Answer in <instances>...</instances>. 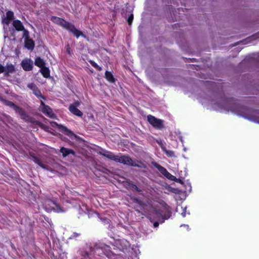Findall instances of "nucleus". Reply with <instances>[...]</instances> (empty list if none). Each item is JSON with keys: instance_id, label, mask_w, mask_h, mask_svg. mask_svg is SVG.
<instances>
[{"instance_id": "obj_26", "label": "nucleus", "mask_w": 259, "mask_h": 259, "mask_svg": "<svg viewBox=\"0 0 259 259\" xmlns=\"http://www.w3.org/2000/svg\"><path fill=\"white\" fill-rule=\"evenodd\" d=\"M128 186L132 189L133 191H136L138 192H141L142 191L141 189L139 188L136 185L132 183H129Z\"/></svg>"}, {"instance_id": "obj_18", "label": "nucleus", "mask_w": 259, "mask_h": 259, "mask_svg": "<svg viewBox=\"0 0 259 259\" xmlns=\"http://www.w3.org/2000/svg\"><path fill=\"white\" fill-rule=\"evenodd\" d=\"M102 250V245H101L94 248L92 250V252H93V254L102 256L103 255Z\"/></svg>"}, {"instance_id": "obj_41", "label": "nucleus", "mask_w": 259, "mask_h": 259, "mask_svg": "<svg viewBox=\"0 0 259 259\" xmlns=\"http://www.w3.org/2000/svg\"><path fill=\"white\" fill-rule=\"evenodd\" d=\"M40 105H41V107H42V108H45V106H47L45 104V103L42 101H40Z\"/></svg>"}, {"instance_id": "obj_16", "label": "nucleus", "mask_w": 259, "mask_h": 259, "mask_svg": "<svg viewBox=\"0 0 259 259\" xmlns=\"http://www.w3.org/2000/svg\"><path fill=\"white\" fill-rule=\"evenodd\" d=\"M102 247L103 255H105L108 257H110L112 255V253L109 249V246L106 245H102Z\"/></svg>"}, {"instance_id": "obj_30", "label": "nucleus", "mask_w": 259, "mask_h": 259, "mask_svg": "<svg viewBox=\"0 0 259 259\" xmlns=\"http://www.w3.org/2000/svg\"><path fill=\"white\" fill-rule=\"evenodd\" d=\"M168 190L172 192V193H175V194H179V192H180V191L179 189H177V188H172V187H168Z\"/></svg>"}, {"instance_id": "obj_35", "label": "nucleus", "mask_w": 259, "mask_h": 259, "mask_svg": "<svg viewBox=\"0 0 259 259\" xmlns=\"http://www.w3.org/2000/svg\"><path fill=\"white\" fill-rule=\"evenodd\" d=\"M133 18V14H131L130 16L128 17L127 21L129 25H131L132 24Z\"/></svg>"}, {"instance_id": "obj_40", "label": "nucleus", "mask_w": 259, "mask_h": 259, "mask_svg": "<svg viewBox=\"0 0 259 259\" xmlns=\"http://www.w3.org/2000/svg\"><path fill=\"white\" fill-rule=\"evenodd\" d=\"M78 236H79V234L74 232V233H73L71 237H70V239H72V238H74V237H77Z\"/></svg>"}, {"instance_id": "obj_45", "label": "nucleus", "mask_w": 259, "mask_h": 259, "mask_svg": "<svg viewBox=\"0 0 259 259\" xmlns=\"http://www.w3.org/2000/svg\"><path fill=\"white\" fill-rule=\"evenodd\" d=\"M38 165H39L41 167L45 169L46 168V166L42 164L41 162L39 163V164H38Z\"/></svg>"}, {"instance_id": "obj_46", "label": "nucleus", "mask_w": 259, "mask_h": 259, "mask_svg": "<svg viewBox=\"0 0 259 259\" xmlns=\"http://www.w3.org/2000/svg\"><path fill=\"white\" fill-rule=\"evenodd\" d=\"M255 121L256 122H257L259 123V117H255V119H254Z\"/></svg>"}, {"instance_id": "obj_22", "label": "nucleus", "mask_w": 259, "mask_h": 259, "mask_svg": "<svg viewBox=\"0 0 259 259\" xmlns=\"http://www.w3.org/2000/svg\"><path fill=\"white\" fill-rule=\"evenodd\" d=\"M131 166H136V167H141V168H146V167L145 164L144 163H143L142 162L140 161H137V162H136V161H134L133 160L131 164Z\"/></svg>"}, {"instance_id": "obj_1", "label": "nucleus", "mask_w": 259, "mask_h": 259, "mask_svg": "<svg viewBox=\"0 0 259 259\" xmlns=\"http://www.w3.org/2000/svg\"><path fill=\"white\" fill-rule=\"evenodd\" d=\"M0 101H2L6 106L13 108L16 112L19 113L21 118L25 121L32 123L35 125H39L40 123L38 121L36 120L34 118L28 115L23 109L15 105L12 102L4 99L1 96H0Z\"/></svg>"}, {"instance_id": "obj_38", "label": "nucleus", "mask_w": 259, "mask_h": 259, "mask_svg": "<svg viewBox=\"0 0 259 259\" xmlns=\"http://www.w3.org/2000/svg\"><path fill=\"white\" fill-rule=\"evenodd\" d=\"M2 73H5V67L0 64V74Z\"/></svg>"}, {"instance_id": "obj_19", "label": "nucleus", "mask_w": 259, "mask_h": 259, "mask_svg": "<svg viewBox=\"0 0 259 259\" xmlns=\"http://www.w3.org/2000/svg\"><path fill=\"white\" fill-rule=\"evenodd\" d=\"M40 71L44 77L48 78L50 76V70L45 66L40 68Z\"/></svg>"}, {"instance_id": "obj_7", "label": "nucleus", "mask_w": 259, "mask_h": 259, "mask_svg": "<svg viewBox=\"0 0 259 259\" xmlns=\"http://www.w3.org/2000/svg\"><path fill=\"white\" fill-rule=\"evenodd\" d=\"M30 89L32 90L33 94L37 97H40L43 99H45V98L41 95L40 90L38 89L36 85L33 83H29L27 86Z\"/></svg>"}, {"instance_id": "obj_3", "label": "nucleus", "mask_w": 259, "mask_h": 259, "mask_svg": "<svg viewBox=\"0 0 259 259\" xmlns=\"http://www.w3.org/2000/svg\"><path fill=\"white\" fill-rule=\"evenodd\" d=\"M226 106V99L225 97L218 96L213 104V107L215 110L225 109Z\"/></svg>"}, {"instance_id": "obj_33", "label": "nucleus", "mask_w": 259, "mask_h": 259, "mask_svg": "<svg viewBox=\"0 0 259 259\" xmlns=\"http://www.w3.org/2000/svg\"><path fill=\"white\" fill-rule=\"evenodd\" d=\"M53 204H54L56 206V211L57 212H63L64 210L62 209V208L58 204H56L54 201H51Z\"/></svg>"}, {"instance_id": "obj_5", "label": "nucleus", "mask_w": 259, "mask_h": 259, "mask_svg": "<svg viewBox=\"0 0 259 259\" xmlns=\"http://www.w3.org/2000/svg\"><path fill=\"white\" fill-rule=\"evenodd\" d=\"M147 119L149 123L155 128L161 129L164 127L163 121L155 118L152 115H148Z\"/></svg>"}, {"instance_id": "obj_13", "label": "nucleus", "mask_w": 259, "mask_h": 259, "mask_svg": "<svg viewBox=\"0 0 259 259\" xmlns=\"http://www.w3.org/2000/svg\"><path fill=\"white\" fill-rule=\"evenodd\" d=\"M152 164L154 167H155L164 177L167 175L168 172L167 170L164 168L163 166L159 165L158 163L154 162L152 163Z\"/></svg>"}, {"instance_id": "obj_11", "label": "nucleus", "mask_w": 259, "mask_h": 259, "mask_svg": "<svg viewBox=\"0 0 259 259\" xmlns=\"http://www.w3.org/2000/svg\"><path fill=\"white\" fill-rule=\"evenodd\" d=\"M60 151V152L62 153L64 157H66L67 155L70 154L73 155H74L75 154V152L73 150L69 149L65 147H62Z\"/></svg>"}, {"instance_id": "obj_8", "label": "nucleus", "mask_w": 259, "mask_h": 259, "mask_svg": "<svg viewBox=\"0 0 259 259\" xmlns=\"http://www.w3.org/2000/svg\"><path fill=\"white\" fill-rule=\"evenodd\" d=\"M21 65L25 71H30L32 69L33 63L30 60L25 59L22 61Z\"/></svg>"}, {"instance_id": "obj_17", "label": "nucleus", "mask_w": 259, "mask_h": 259, "mask_svg": "<svg viewBox=\"0 0 259 259\" xmlns=\"http://www.w3.org/2000/svg\"><path fill=\"white\" fill-rule=\"evenodd\" d=\"M133 160L128 156H122L121 163L131 166Z\"/></svg>"}, {"instance_id": "obj_36", "label": "nucleus", "mask_w": 259, "mask_h": 259, "mask_svg": "<svg viewBox=\"0 0 259 259\" xmlns=\"http://www.w3.org/2000/svg\"><path fill=\"white\" fill-rule=\"evenodd\" d=\"M102 155H104V156L106 157L107 158L113 160L114 157V155L113 154H101Z\"/></svg>"}, {"instance_id": "obj_9", "label": "nucleus", "mask_w": 259, "mask_h": 259, "mask_svg": "<svg viewBox=\"0 0 259 259\" xmlns=\"http://www.w3.org/2000/svg\"><path fill=\"white\" fill-rule=\"evenodd\" d=\"M16 72L14 66L12 64L7 63L5 67V77H8L10 74L14 73Z\"/></svg>"}, {"instance_id": "obj_20", "label": "nucleus", "mask_w": 259, "mask_h": 259, "mask_svg": "<svg viewBox=\"0 0 259 259\" xmlns=\"http://www.w3.org/2000/svg\"><path fill=\"white\" fill-rule=\"evenodd\" d=\"M34 64L36 66L41 68L45 66V62L43 59H41L40 57H37L34 62Z\"/></svg>"}, {"instance_id": "obj_39", "label": "nucleus", "mask_w": 259, "mask_h": 259, "mask_svg": "<svg viewBox=\"0 0 259 259\" xmlns=\"http://www.w3.org/2000/svg\"><path fill=\"white\" fill-rule=\"evenodd\" d=\"M186 209H187V207L186 206L184 207L183 209V212H182L181 214L184 217H185L186 216Z\"/></svg>"}, {"instance_id": "obj_27", "label": "nucleus", "mask_w": 259, "mask_h": 259, "mask_svg": "<svg viewBox=\"0 0 259 259\" xmlns=\"http://www.w3.org/2000/svg\"><path fill=\"white\" fill-rule=\"evenodd\" d=\"M165 177L171 181H178V179H177V178L176 177L171 175L169 172H168Z\"/></svg>"}, {"instance_id": "obj_29", "label": "nucleus", "mask_w": 259, "mask_h": 259, "mask_svg": "<svg viewBox=\"0 0 259 259\" xmlns=\"http://www.w3.org/2000/svg\"><path fill=\"white\" fill-rule=\"evenodd\" d=\"M90 62L92 64V65L96 69H97L98 70L101 71L102 70L101 67L98 66V64L96 63L94 61H90Z\"/></svg>"}, {"instance_id": "obj_15", "label": "nucleus", "mask_w": 259, "mask_h": 259, "mask_svg": "<svg viewBox=\"0 0 259 259\" xmlns=\"http://www.w3.org/2000/svg\"><path fill=\"white\" fill-rule=\"evenodd\" d=\"M25 47L28 50H32L34 48V42L30 38L25 40Z\"/></svg>"}, {"instance_id": "obj_4", "label": "nucleus", "mask_w": 259, "mask_h": 259, "mask_svg": "<svg viewBox=\"0 0 259 259\" xmlns=\"http://www.w3.org/2000/svg\"><path fill=\"white\" fill-rule=\"evenodd\" d=\"M154 213L157 217L161 218V223H163L165 220L169 218L171 215V211L167 207H165L164 211L154 209Z\"/></svg>"}, {"instance_id": "obj_28", "label": "nucleus", "mask_w": 259, "mask_h": 259, "mask_svg": "<svg viewBox=\"0 0 259 259\" xmlns=\"http://www.w3.org/2000/svg\"><path fill=\"white\" fill-rule=\"evenodd\" d=\"M23 31V37L25 38V40L30 38L29 32L28 30L24 28Z\"/></svg>"}, {"instance_id": "obj_44", "label": "nucleus", "mask_w": 259, "mask_h": 259, "mask_svg": "<svg viewBox=\"0 0 259 259\" xmlns=\"http://www.w3.org/2000/svg\"><path fill=\"white\" fill-rule=\"evenodd\" d=\"M159 223L158 222H155L153 224V226L155 228H156L158 226Z\"/></svg>"}, {"instance_id": "obj_43", "label": "nucleus", "mask_w": 259, "mask_h": 259, "mask_svg": "<svg viewBox=\"0 0 259 259\" xmlns=\"http://www.w3.org/2000/svg\"><path fill=\"white\" fill-rule=\"evenodd\" d=\"M227 102H228V111H229L230 108V106H229L230 99L228 97Z\"/></svg>"}, {"instance_id": "obj_24", "label": "nucleus", "mask_w": 259, "mask_h": 259, "mask_svg": "<svg viewBox=\"0 0 259 259\" xmlns=\"http://www.w3.org/2000/svg\"><path fill=\"white\" fill-rule=\"evenodd\" d=\"M161 145V147L163 151H164L168 156H169V157L175 156V153L172 151L168 150L163 145Z\"/></svg>"}, {"instance_id": "obj_10", "label": "nucleus", "mask_w": 259, "mask_h": 259, "mask_svg": "<svg viewBox=\"0 0 259 259\" xmlns=\"http://www.w3.org/2000/svg\"><path fill=\"white\" fill-rule=\"evenodd\" d=\"M41 111L44 114L47 115L50 117L54 118L55 116L52 109L48 105L45 106V108H42Z\"/></svg>"}, {"instance_id": "obj_31", "label": "nucleus", "mask_w": 259, "mask_h": 259, "mask_svg": "<svg viewBox=\"0 0 259 259\" xmlns=\"http://www.w3.org/2000/svg\"><path fill=\"white\" fill-rule=\"evenodd\" d=\"M30 155L32 157L33 161L38 165L39 164V163L40 162V160L37 157L35 156L34 154L30 153Z\"/></svg>"}, {"instance_id": "obj_6", "label": "nucleus", "mask_w": 259, "mask_h": 259, "mask_svg": "<svg viewBox=\"0 0 259 259\" xmlns=\"http://www.w3.org/2000/svg\"><path fill=\"white\" fill-rule=\"evenodd\" d=\"M55 124L57 125V126L58 127V128L61 130L62 132H63L65 135L67 136L72 137H73L75 139L78 140L79 139V137L77 136L76 135L74 134L71 131L67 128L66 126L61 125L57 123H55Z\"/></svg>"}, {"instance_id": "obj_23", "label": "nucleus", "mask_w": 259, "mask_h": 259, "mask_svg": "<svg viewBox=\"0 0 259 259\" xmlns=\"http://www.w3.org/2000/svg\"><path fill=\"white\" fill-rule=\"evenodd\" d=\"M105 76L106 79L110 82H114L115 81L114 78L112 74L109 71H106L105 72Z\"/></svg>"}, {"instance_id": "obj_47", "label": "nucleus", "mask_w": 259, "mask_h": 259, "mask_svg": "<svg viewBox=\"0 0 259 259\" xmlns=\"http://www.w3.org/2000/svg\"><path fill=\"white\" fill-rule=\"evenodd\" d=\"M177 182H179L181 184H183V183L182 180H181L180 179H178V181Z\"/></svg>"}, {"instance_id": "obj_25", "label": "nucleus", "mask_w": 259, "mask_h": 259, "mask_svg": "<svg viewBox=\"0 0 259 259\" xmlns=\"http://www.w3.org/2000/svg\"><path fill=\"white\" fill-rule=\"evenodd\" d=\"M92 251L91 252H89L87 251H82L81 252V256L84 259H91L90 255H92Z\"/></svg>"}, {"instance_id": "obj_12", "label": "nucleus", "mask_w": 259, "mask_h": 259, "mask_svg": "<svg viewBox=\"0 0 259 259\" xmlns=\"http://www.w3.org/2000/svg\"><path fill=\"white\" fill-rule=\"evenodd\" d=\"M13 25L17 31H22L24 29V27L22 22L18 20H14Z\"/></svg>"}, {"instance_id": "obj_37", "label": "nucleus", "mask_w": 259, "mask_h": 259, "mask_svg": "<svg viewBox=\"0 0 259 259\" xmlns=\"http://www.w3.org/2000/svg\"><path fill=\"white\" fill-rule=\"evenodd\" d=\"M80 104V102L77 101L73 103V104H71L70 106H73L74 107H78Z\"/></svg>"}, {"instance_id": "obj_32", "label": "nucleus", "mask_w": 259, "mask_h": 259, "mask_svg": "<svg viewBox=\"0 0 259 259\" xmlns=\"http://www.w3.org/2000/svg\"><path fill=\"white\" fill-rule=\"evenodd\" d=\"M121 158H122V156H119L118 155H114L113 160H114L116 162H118L121 163Z\"/></svg>"}, {"instance_id": "obj_42", "label": "nucleus", "mask_w": 259, "mask_h": 259, "mask_svg": "<svg viewBox=\"0 0 259 259\" xmlns=\"http://www.w3.org/2000/svg\"><path fill=\"white\" fill-rule=\"evenodd\" d=\"M66 51L69 54H70V48L69 47V45L67 46Z\"/></svg>"}, {"instance_id": "obj_21", "label": "nucleus", "mask_w": 259, "mask_h": 259, "mask_svg": "<svg viewBox=\"0 0 259 259\" xmlns=\"http://www.w3.org/2000/svg\"><path fill=\"white\" fill-rule=\"evenodd\" d=\"M6 16L7 18V20L6 21H3L4 23H5L7 24H8L10 22V21L13 19L14 18V13L12 11H8L6 13Z\"/></svg>"}, {"instance_id": "obj_34", "label": "nucleus", "mask_w": 259, "mask_h": 259, "mask_svg": "<svg viewBox=\"0 0 259 259\" xmlns=\"http://www.w3.org/2000/svg\"><path fill=\"white\" fill-rule=\"evenodd\" d=\"M136 202L139 204L141 207H143L146 205L141 200L138 199H136Z\"/></svg>"}, {"instance_id": "obj_2", "label": "nucleus", "mask_w": 259, "mask_h": 259, "mask_svg": "<svg viewBox=\"0 0 259 259\" xmlns=\"http://www.w3.org/2000/svg\"><path fill=\"white\" fill-rule=\"evenodd\" d=\"M51 20L55 23L61 26L63 28L72 32L73 35L77 38H78L79 36H85L81 31L75 27L74 25L68 22H67L62 18L56 16H53L52 17Z\"/></svg>"}, {"instance_id": "obj_14", "label": "nucleus", "mask_w": 259, "mask_h": 259, "mask_svg": "<svg viewBox=\"0 0 259 259\" xmlns=\"http://www.w3.org/2000/svg\"><path fill=\"white\" fill-rule=\"evenodd\" d=\"M69 110L71 113L78 117H81L83 115V113L81 111L73 106H69Z\"/></svg>"}]
</instances>
